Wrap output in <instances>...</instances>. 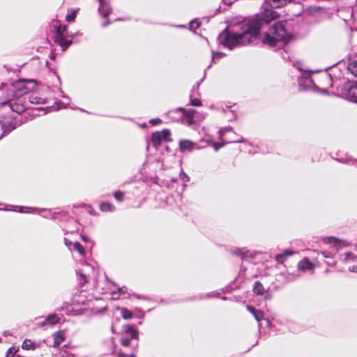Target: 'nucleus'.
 I'll return each instance as SVG.
<instances>
[{
  "label": "nucleus",
  "mask_w": 357,
  "mask_h": 357,
  "mask_svg": "<svg viewBox=\"0 0 357 357\" xmlns=\"http://www.w3.org/2000/svg\"><path fill=\"white\" fill-rule=\"evenodd\" d=\"M17 208L20 210L18 211L21 213H30L31 210L33 211V208H28V207H20V206H15L14 211H17Z\"/></svg>",
  "instance_id": "nucleus-34"
},
{
  "label": "nucleus",
  "mask_w": 357,
  "mask_h": 357,
  "mask_svg": "<svg viewBox=\"0 0 357 357\" xmlns=\"http://www.w3.org/2000/svg\"><path fill=\"white\" fill-rule=\"evenodd\" d=\"M222 299L226 300L227 298H226V297H222Z\"/></svg>",
  "instance_id": "nucleus-56"
},
{
  "label": "nucleus",
  "mask_w": 357,
  "mask_h": 357,
  "mask_svg": "<svg viewBox=\"0 0 357 357\" xmlns=\"http://www.w3.org/2000/svg\"><path fill=\"white\" fill-rule=\"evenodd\" d=\"M114 198L119 202H121L124 199V193L121 191H116L114 194Z\"/></svg>",
  "instance_id": "nucleus-30"
},
{
  "label": "nucleus",
  "mask_w": 357,
  "mask_h": 357,
  "mask_svg": "<svg viewBox=\"0 0 357 357\" xmlns=\"http://www.w3.org/2000/svg\"><path fill=\"white\" fill-rule=\"evenodd\" d=\"M100 208L103 212H113L115 211V206L109 202L101 203Z\"/></svg>",
  "instance_id": "nucleus-20"
},
{
  "label": "nucleus",
  "mask_w": 357,
  "mask_h": 357,
  "mask_svg": "<svg viewBox=\"0 0 357 357\" xmlns=\"http://www.w3.org/2000/svg\"><path fill=\"white\" fill-rule=\"evenodd\" d=\"M123 333L121 342L124 347H128L131 344L132 340H137L139 337L138 331L131 325H126L123 326Z\"/></svg>",
  "instance_id": "nucleus-5"
},
{
  "label": "nucleus",
  "mask_w": 357,
  "mask_h": 357,
  "mask_svg": "<svg viewBox=\"0 0 357 357\" xmlns=\"http://www.w3.org/2000/svg\"><path fill=\"white\" fill-rule=\"evenodd\" d=\"M9 106L10 109L13 112H16L18 115L24 112L25 110V107L22 104L18 102L17 101L10 102Z\"/></svg>",
  "instance_id": "nucleus-14"
},
{
  "label": "nucleus",
  "mask_w": 357,
  "mask_h": 357,
  "mask_svg": "<svg viewBox=\"0 0 357 357\" xmlns=\"http://www.w3.org/2000/svg\"><path fill=\"white\" fill-rule=\"evenodd\" d=\"M66 29L67 27L66 26H63V27H58L55 36V42L61 47L63 51L72 44V40L67 39L64 36Z\"/></svg>",
  "instance_id": "nucleus-7"
},
{
  "label": "nucleus",
  "mask_w": 357,
  "mask_h": 357,
  "mask_svg": "<svg viewBox=\"0 0 357 357\" xmlns=\"http://www.w3.org/2000/svg\"><path fill=\"white\" fill-rule=\"evenodd\" d=\"M76 271L77 274L80 277V283L84 285L89 282V278L91 275L93 274L95 270L91 265L86 262H81V267L78 268Z\"/></svg>",
  "instance_id": "nucleus-6"
},
{
  "label": "nucleus",
  "mask_w": 357,
  "mask_h": 357,
  "mask_svg": "<svg viewBox=\"0 0 357 357\" xmlns=\"http://www.w3.org/2000/svg\"><path fill=\"white\" fill-rule=\"evenodd\" d=\"M124 357H136L135 355H124Z\"/></svg>",
  "instance_id": "nucleus-49"
},
{
  "label": "nucleus",
  "mask_w": 357,
  "mask_h": 357,
  "mask_svg": "<svg viewBox=\"0 0 357 357\" xmlns=\"http://www.w3.org/2000/svg\"><path fill=\"white\" fill-rule=\"evenodd\" d=\"M279 17L278 13L264 7V11L251 19H245L231 28H226L218 37L220 44L232 50L236 47L245 46L256 40L260 29Z\"/></svg>",
  "instance_id": "nucleus-1"
},
{
  "label": "nucleus",
  "mask_w": 357,
  "mask_h": 357,
  "mask_svg": "<svg viewBox=\"0 0 357 357\" xmlns=\"http://www.w3.org/2000/svg\"><path fill=\"white\" fill-rule=\"evenodd\" d=\"M100 3V6L98 8V11L100 15L107 17L112 13V8L109 4V0H98Z\"/></svg>",
  "instance_id": "nucleus-11"
},
{
  "label": "nucleus",
  "mask_w": 357,
  "mask_h": 357,
  "mask_svg": "<svg viewBox=\"0 0 357 357\" xmlns=\"http://www.w3.org/2000/svg\"><path fill=\"white\" fill-rule=\"evenodd\" d=\"M40 211L45 213V214L42 215V216L45 218L56 219V218H57V215L60 213H56V212L52 213L51 211H47L44 208L40 209Z\"/></svg>",
  "instance_id": "nucleus-24"
},
{
  "label": "nucleus",
  "mask_w": 357,
  "mask_h": 357,
  "mask_svg": "<svg viewBox=\"0 0 357 357\" xmlns=\"http://www.w3.org/2000/svg\"><path fill=\"white\" fill-rule=\"evenodd\" d=\"M190 97H192V95L190 96ZM190 105L195 107H199L202 105V101L199 98H190Z\"/></svg>",
  "instance_id": "nucleus-33"
},
{
  "label": "nucleus",
  "mask_w": 357,
  "mask_h": 357,
  "mask_svg": "<svg viewBox=\"0 0 357 357\" xmlns=\"http://www.w3.org/2000/svg\"><path fill=\"white\" fill-rule=\"evenodd\" d=\"M81 237H82V239L85 241V242H87L89 241V236L85 235V234H82L81 235Z\"/></svg>",
  "instance_id": "nucleus-44"
},
{
  "label": "nucleus",
  "mask_w": 357,
  "mask_h": 357,
  "mask_svg": "<svg viewBox=\"0 0 357 357\" xmlns=\"http://www.w3.org/2000/svg\"><path fill=\"white\" fill-rule=\"evenodd\" d=\"M64 241H65V244L68 246L71 244V242L67 238H64Z\"/></svg>",
  "instance_id": "nucleus-46"
},
{
  "label": "nucleus",
  "mask_w": 357,
  "mask_h": 357,
  "mask_svg": "<svg viewBox=\"0 0 357 357\" xmlns=\"http://www.w3.org/2000/svg\"><path fill=\"white\" fill-rule=\"evenodd\" d=\"M13 348H10L8 349L7 354H6V357H15L16 356H15V351H13Z\"/></svg>",
  "instance_id": "nucleus-39"
},
{
  "label": "nucleus",
  "mask_w": 357,
  "mask_h": 357,
  "mask_svg": "<svg viewBox=\"0 0 357 357\" xmlns=\"http://www.w3.org/2000/svg\"><path fill=\"white\" fill-rule=\"evenodd\" d=\"M253 291L258 295H263L265 292L264 287L259 281L255 282L253 287Z\"/></svg>",
  "instance_id": "nucleus-22"
},
{
  "label": "nucleus",
  "mask_w": 357,
  "mask_h": 357,
  "mask_svg": "<svg viewBox=\"0 0 357 357\" xmlns=\"http://www.w3.org/2000/svg\"><path fill=\"white\" fill-rule=\"evenodd\" d=\"M161 122V120L158 118L157 119H152L150 120V123L152 124V125H156L158 123H160Z\"/></svg>",
  "instance_id": "nucleus-42"
},
{
  "label": "nucleus",
  "mask_w": 357,
  "mask_h": 357,
  "mask_svg": "<svg viewBox=\"0 0 357 357\" xmlns=\"http://www.w3.org/2000/svg\"><path fill=\"white\" fill-rule=\"evenodd\" d=\"M340 259L341 261L345 263H349L351 261L356 262L357 256L349 252H345L344 254L340 256Z\"/></svg>",
  "instance_id": "nucleus-19"
},
{
  "label": "nucleus",
  "mask_w": 357,
  "mask_h": 357,
  "mask_svg": "<svg viewBox=\"0 0 357 357\" xmlns=\"http://www.w3.org/2000/svg\"><path fill=\"white\" fill-rule=\"evenodd\" d=\"M232 130V128L231 126L225 127V128H221L219 130V135L221 139L222 137L227 134V132Z\"/></svg>",
  "instance_id": "nucleus-31"
},
{
  "label": "nucleus",
  "mask_w": 357,
  "mask_h": 357,
  "mask_svg": "<svg viewBox=\"0 0 357 357\" xmlns=\"http://www.w3.org/2000/svg\"><path fill=\"white\" fill-rule=\"evenodd\" d=\"M197 110L194 109H185L183 107H178L167 113V115L174 121L181 120L183 123L191 126L194 124V117Z\"/></svg>",
  "instance_id": "nucleus-3"
},
{
  "label": "nucleus",
  "mask_w": 357,
  "mask_h": 357,
  "mask_svg": "<svg viewBox=\"0 0 357 357\" xmlns=\"http://www.w3.org/2000/svg\"><path fill=\"white\" fill-rule=\"evenodd\" d=\"M190 29L191 30H195L196 29L199 28V22L197 20H192L190 23Z\"/></svg>",
  "instance_id": "nucleus-37"
},
{
  "label": "nucleus",
  "mask_w": 357,
  "mask_h": 357,
  "mask_svg": "<svg viewBox=\"0 0 357 357\" xmlns=\"http://www.w3.org/2000/svg\"><path fill=\"white\" fill-rule=\"evenodd\" d=\"M178 26H179V27H184L185 26L179 25Z\"/></svg>",
  "instance_id": "nucleus-53"
},
{
  "label": "nucleus",
  "mask_w": 357,
  "mask_h": 357,
  "mask_svg": "<svg viewBox=\"0 0 357 357\" xmlns=\"http://www.w3.org/2000/svg\"><path fill=\"white\" fill-rule=\"evenodd\" d=\"M163 141L164 140L162 139V135H160V131H156L152 134L151 142L156 149L161 145Z\"/></svg>",
  "instance_id": "nucleus-15"
},
{
  "label": "nucleus",
  "mask_w": 357,
  "mask_h": 357,
  "mask_svg": "<svg viewBox=\"0 0 357 357\" xmlns=\"http://www.w3.org/2000/svg\"><path fill=\"white\" fill-rule=\"evenodd\" d=\"M229 253L234 256L241 258L243 261H250L255 257V253L245 248H231L229 250Z\"/></svg>",
  "instance_id": "nucleus-8"
},
{
  "label": "nucleus",
  "mask_w": 357,
  "mask_h": 357,
  "mask_svg": "<svg viewBox=\"0 0 357 357\" xmlns=\"http://www.w3.org/2000/svg\"><path fill=\"white\" fill-rule=\"evenodd\" d=\"M337 89L342 96L350 101L357 102V81L347 80L343 84L338 85Z\"/></svg>",
  "instance_id": "nucleus-4"
},
{
  "label": "nucleus",
  "mask_w": 357,
  "mask_h": 357,
  "mask_svg": "<svg viewBox=\"0 0 357 357\" xmlns=\"http://www.w3.org/2000/svg\"><path fill=\"white\" fill-rule=\"evenodd\" d=\"M127 290H128V289H127V287H126V286H123V287H119V288L118 289V291H119V293H120L121 294H126Z\"/></svg>",
  "instance_id": "nucleus-40"
},
{
  "label": "nucleus",
  "mask_w": 357,
  "mask_h": 357,
  "mask_svg": "<svg viewBox=\"0 0 357 357\" xmlns=\"http://www.w3.org/2000/svg\"><path fill=\"white\" fill-rule=\"evenodd\" d=\"M324 241L327 243H332L337 241V239H335L334 237L330 236L325 238Z\"/></svg>",
  "instance_id": "nucleus-38"
},
{
  "label": "nucleus",
  "mask_w": 357,
  "mask_h": 357,
  "mask_svg": "<svg viewBox=\"0 0 357 357\" xmlns=\"http://www.w3.org/2000/svg\"><path fill=\"white\" fill-rule=\"evenodd\" d=\"M349 271L350 272L356 273L357 272V266H351L349 267Z\"/></svg>",
  "instance_id": "nucleus-43"
},
{
  "label": "nucleus",
  "mask_w": 357,
  "mask_h": 357,
  "mask_svg": "<svg viewBox=\"0 0 357 357\" xmlns=\"http://www.w3.org/2000/svg\"><path fill=\"white\" fill-rule=\"evenodd\" d=\"M199 84H200V83H199H199H197V86H194V87L192 88V91H195V90H197V89H198V88H199Z\"/></svg>",
  "instance_id": "nucleus-47"
},
{
  "label": "nucleus",
  "mask_w": 357,
  "mask_h": 357,
  "mask_svg": "<svg viewBox=\"0 0 357 357\" xmlns=\"http://www.w3.org/2000/svg\"><path fill=\"white\" fill-rule=\"evenodd\" d=\"M109 24V20H107V22H104V23L102 24V26L103 27H105V26H107Z\"/></svg>",
  "instance_id": "nucleus-48"
},
{
  "label": "nucleus",
  "mask_w": 357,
  "mask_h": 357,
  "mask_svg": "<svg viewBox=\"0 0 357 357\" xmlns=\"http://www.w3.org/2000/svg\"><path fill=\"white\" fill-rule=\"evenodd\" d=\"M298 268L302 271L312 270L314 265L308 259L305 258L298 264Z\"/></svg>",
  "instance_id": "nucleus-16"
},
{
  "label": "nucleus",
  "mask_w": 357,
  "mask_h": 357,
  "mask_svg": "<svg viewBox=\"0 0 357 357\" xmlns=\"http://www.w3.org/2000/svg\"><path fill=\"white\" fill-rule=\"evenodd\" d=\"M324 79L329 84L331 87H333L334 84L333 83L332 77L330 74L325 73L324 75Z\"/></svg>",
  "instance_id": "nucleus-36"
},
{
  "label": "nucleus",
  "mask_w": 357,
  "mask_h": 357,
  "mask_svg": "<svg viewBox=\"0 0 357 357\" xmlns=\"http://www.w3.org/2000/svg\"><path fill=\"white\" fill-rule=\"evenodd\" d=\"M212 294H213V293L207 294V295H206V297H207V298H210V297H211V296H212Z\"/></svg>",
  "instance_id": "nucleus-51"
},
{
  "label": "nucleus",
  "mask_w": 357,
  "mask_h": 357,
  "mask_svg": "<svg viewBox=\"0 0 357 357\" xmlns=\"http://www.w3.org/2000/svg\"><path fill=\"white\" fill-rule=\"evenodd\" d=\"M196 143L187 139L181 140L179 143L180 150L181 151H192L196 147Z\"/></svg>",
  "instance_id": "nucleus-12"
},
{
  "label": "nucleus",
  "mask_w": 357,
  "mask_h": 357,
  "mask_svg": "<svg viewBox=\"0 0 357 357\" xmlns=\"http://www.w3.org/2000/svg\"><path fill=\"white\" fill-rule=\"evenodd\" d=\"M54 336V347H58L64 341L65 336L63 331H58L53 335Z\"/></svg>",
  "instance_id": "nucleus-17"
},
{
  "label": "nucleus",
  "mask_w": 357,
  "mask_h": 357,
  "mask_svg": "<svg viewBox=\"0 0 357 357\" xmlns=\"http://www.w3.org/2000/svg\"><path fill=\"white\" fill-rule=\"evenodd\" d=\"M179 178L181 180H182L183 182H188L190 181L189 176L185 174L183 171H181L179 174Z\"/></svg>",
  "instance_id": "nucleus-35"
},
{
  "label": "nucleus",
  "mask_w": 357,
  "mask_h": 357,
  "mask_svg": "<svg viewBox=\"0 0 357 357\" xmlns=\"http://www.w3.org/2000/svg\"><path fill=\"white\" fill-rule=\"evenodd\" d=\"M284 255H286V256H290V255H292V252H291V251H290V250H284Z\"/></svg>",
  "instance_id": "nucleus-45"
},
{
  "label": "nucleus",
  "mask_w": 357,
  "mask_h": 357,
  "mask_svg": "<svg viewBox=\"0 0 357 357\" xmlns=\"http://www.w3.org/2000/svg\"><path fill=\"white\" fill-rule=\"evenodd\" d=\"M207 142H212V140H207Z\"/></svg>",
  "instance_id": "nucleus-54"
},
{
  "label": "nucleus",
  "mask_w": 357,
  "mask_h": 357,
  "mask_svg": "<svg viewBox=\"0 0 357 357\" xmlns=\"http://www.w3.org/2000/svg\"><path fill=\"white\" fill-rule=\"evenodd\" d=\"M22 347L26 350L33 349V343L30 340H25L22 343Z\"/></svg>",
  "instance_id": "nucleus-29"
},
{
  "label": "nucleus",
  "mask_w": 357,
  "mask_h": 357,
  "mask_svg": "<svg viewBox=\"0 0 357 357\" xmlns=\"http://www.w3.org/2000/svg\"><path fill=\"white\" fill-rule=\"evenodd\" d=\"M73 248L77 251L80 255H84L85 252L84 248L79 242L76 241L73 243Z\"/></svg>",
  "instance_id": "nucleus-26"
},
{
  "label": "nucleus",
  "mask_w": 357,
  "mask_h": 357,
  "mask_svg": "<svg viewBox=\"0 0 357 357\" xmlns=\"http://www.w3.org/2000/svg\"><path fill=\"white\" fill-rule=\"evenodd\" d=\"M286 24V21L275 22L262 39L263 43L271 47L281 48L284 47L289 40V37L285 29Z\"/></svg>",
  "instance_id": "nucleus-2"
},
{
  "label": "nucleus",
  "mask_w": 357,
  "mask_h": 357,
  "mask_svg": "<svg viewBox=\"0 0 357 357\" xmlns=\"http://www.w3.org/2000/svg\"><path fill=\"white\" fill-rule=\"evenodd\" d=\"M22 123L23 121L22 120H17V117H15V121H11L8 125L0 123V139L17 126H20Z\"/></svg>",
  "instance_id": "nucleus-10"
},
{
  "label": "nucleus",
  "mask_w": 357,
  "mask_h": 357,
  "mask_svg": "<svg viewBox=\"0 0 357 357\" xmlns=\"http://www.w3.org/2000/svg\"><path fill=\"white\" fill-rule=\"evenodd\" d=\"M121 316L124 319H130L132 317V312L126 308H121Z\"/></svg>",
  "instance_id": "nucleus-25"
},
{
  "label": "nucleus",
  "mask_w": 357,
  "mask_h": 357,
  "mask_svg": "<svg viewBox=\"0 0 357 357\" xmlns=\"http://www.w3.org/2000/svg\"><path fill=\"white\" fill-rule=\"evenodd\" d=\"M227 144V141H224L223 142H221V143L213 142L212 146H213L214 150L217 151Z\"/></svg>",
  "instance_id": "nucleus-32"
},
{
  "label": "nucleus",
  "mask_w": 357,
  "mask_h": 357,
  "mask_svg": "<svg viewBox=\"0 0 357 357\" xmlns=\"http://www.w3.org/2000/svg\"><path fill=\"white\" fill-rule=\"evenodd\" d=\"M60 321V318L57 314H52L46 317V319L41 322L40 325L42 326H45L47 325H53L59 323Z\"/></svg>",
  "instance_id": "nucleus-13"
},
{
  "label": "nucleus",
  "mask_w": 357,
  "mask_h": 357,
  "mask_svg": "<svg viewBox=\"0 0 357 357\" xmlns=\"http://www.w3.org/2000/svg\"><path fill=\"white\" fill-rule=\"evenodd\" d=\"M211 68V65H209L208 67H207V69L210 68Z\"/></svg>",
  "instance_id": "nucleus-55"
},
{
  "label": "nucleus",
  "mask_w": 357,
  "mask_h": 357,
  "mask_svg": "<svg viewBox=\"0 0 357 357\" xmlns=\"http://www.w3.org/2000/svg\"><path fill=\"white\" fill-rule=\"evenodd\" d=\"M247 309L255 317V319L258 322L264 319V313L261 311L255 309V307L250 306V305H248L247 307Z\"/></svg>",
  "instance_id": "nucleus-18"
},
{
  "label": "nucleus",
  "mask_w": 357,
  "mask_h": 357,
  "mask_svg": "<svg viewBox=\"0 0 357 357\" xmlns=\"http://www.w3.org/2000/svg\"><path fill=\"white\" fill-rule=\"evenodd\" d=\"M354 247H355V250L357 251V243L355 244Z\"/></svg>",
  "instance_id": "nucleus-52"
},
{
  "label": "nucleus",
  "mask_w": 357,
  "mask_h": 357,
  "mask_svg": "<svg viewBox=\"0 0 357 357\" xmlns=\"http://www.w3.org/2000/svg\"><path fill=\"white\" fill-rule=\"evenodd\" d=\"M235 137L232 138H229L227 142L229 143H247V141L242 137L240 136L236 133H234ZM248 144L251 145L250 143H248Z\"/></svg>",
  "instance_id": "nucleus-21"
},
{
  "label": "nucleus",
  "mask_w": 357,
  "mask_h": 357,
  "mask_svg": "<svg viewBox=\"0 0 357 357\" xmlns=\"http://www.w3.org/2000/svg\"><path fill=\"white\" fill-rule=\"evenodd\" d=\"M298 82L301 90L311 89L314 86V82L308 72L302 73L301 75L298 77Z\"/></svg>",
  "instance_id": "nucleus-9"
},
{
  "label": "nucleus",
  "mask_w": 357,
  "mask_h": 357,
  "mask_svg": "<svg viewBox=\"0 0 357 357\" xmlns=\"http://www.w3.org/2000/svg\"><path fill=\"white\" fill-rule=\"evenodd\" d=\"M160 135H162V139L166 142L170 141L169 137L171 135V132L168 129H164L162 131H160Z\"/></svg>",
  "instance_id": "nucleus-28"
},
{
  "label": "nucleus",
  "mask_w": 357,
  "mask_h": 357,
  "mask_svg": "<svg viewBox=\"0 0 357 357\" xmlns=\"http://www.w3.org/2000/svg\"><path fill=\"white\" fill-rule=\"evenodd\" d=\"M347 69L355 77H357V61H352L348 63Z\"/></svg>",
  "instance_id": "nucleus-23"
},
{
  "label": "nucleus",
  "mask_w": 357,
  "mask_h": 357,
  "mask_svg": "<svg viewBox=\"0 0 357 357\" xmlns=\"http://www.w3.org/2000/svg\"><path fill=\"white\" fill-rule=\"evenodd\" d=\"M78 9L71 10L70 12L66 15V20L68 22H73L76 17Z\"/></svg>",
  "instance_id": "nucleus-27"
},
{
  "label": "nucleus",
  "mask_w": 357,
  "mask_h": 357,
  "mask_svg": "<svg viewBox=\"0 0 357 357\" xmlns=\"http://www.w3.org/2000/svg\"><path fill=\"white\" fill-rule=\"evenodd\" d=\"M275 259L279 263H282L283 261V259H284V256L283 255H276V257H275Z\"/></svg>",
  "instance_id": "nucleus-41"
},
{
  "label": "nucleus",
  "mask_w": 357,
  "mask_h": 357,
  "mask_svg": "<svg viewBox=\"0 0 357 357\" xmlns=\"http://www.w3.org/2000/svg\"><path fill=\"white\" fill-rule=\"evenodd\" d=\"M172 182H176L177 181V178H172Z\"/></svg>",
  "instance_id": "nucleus-50"
}]
</instances>
